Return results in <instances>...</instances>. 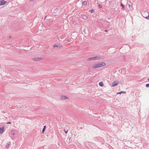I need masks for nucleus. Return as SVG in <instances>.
I'll use <instances>...</instances> for the list:
<instances>
[{
	"instance_id": "f257e3e1",
	"label": "nucleus",
	"mask_w": 149,
	"mask_h": 149,
	"mask_svg": "<svg viewBox=\"0 0 149 149\" xmlns=\"http://www.w3.org/2000/svg\"><path fill=\"white\" fill-rule=\"evenodd\" d=\"M104 58V56H96L95 57H93L91 58H89L88 59V60L90 61L91 60H100V59H102Z\"/></svg>"
},
{
	"instance_id": "f03ea898",
	"label": "nucleus",
	"mask_w": 149,
	"mask_h": 149,
	"mask_svg": "<svg viewBox=\"0 0 149 149\" xmlns=\"http://www.w3.org/2000/svg\"><path fill=\"white\" fill-rule=\"evenodd\" d=\"M105 65L106 63H105L102 62L101 63H97L96 65L93 66V67L94 68H96L104 66Z\"/></svg>"
},
{
	"instance_id": "7ed1b4c3",
	"label": "nucleus",
	"mask_w": 149,
	"mask_h": 149,
	"mask_svg": "<svg viewBox=\"0 0 149 149\" xmlns=\"http://www.w3.org/2000/svg\"><path fill=\"white\" fill-rule=\"evenodd\" d=\"M7 3V2L5 1L4 0H1L0 1V6L4 5Z\"/></svg>"
},
{
	"instance_id": "20e7f679",
	"label": "nucleus",
	"mask_w": 149,
	"mask_h": 149,
	"mask_svg": "<svg viewBox=\"0 0 149 149\" xmlns=\"http://www.w3.org/2000/svg\"><path fill=\"white\" fill-rule=\"evenodd\" d=\"M118 82L116 81H114V82H112L111 84V86L113 87L116 86L118 84Z\"/></svg>"
},
{
	"instance_id": "39448f33",
	"label": "nucleus",
	"mask_w": 149,
	"mask_h": 149,
	"mask_svg": "<svg viewBox=\"0 0 149 149\" xmlns=\"http://www.w3.org/2000/svg\"><path fill=\"white\" fill-rule=\"evenodd\" d=\"M4 131V127H3L0 128V134H1Z\"/></svg>"
},
{
	"instance_id": "423d86ee",
	"label": "nucleus",
	"mask_w": 149,
	"mask_h": 149,
	"mask_svg": "<svg viewBox=\"0 0 149 149\" xmlns=\"http://www.w3.org/2000/svg\"><path fill=\"white\" fill-rule=\"evenodd\" d=\"M33 61H38L40 60H41L42 59L40 57H36L35 58H33Z\"/></svg>"
},
{
	"instance_id": "0eeeda50",
	"label": "nucleus",
	"mask_w": 149,
	"mask_h": 149,
	"mask_svg": "<svg viewBox=\"0 0 149 149\" xmlns=\"http://www.w3.org/2000/svg\"><path fill=\"white\" fill-rule=\"evenodd\" d=\"M53 46H54V48H55V47H56L57 48H58V47L60 48V47H63L61 45H54Z\"/></svg>"
},
{
	"instance_id": "6e6552de",
	"label": "nucleus",
	"mask_w": 149,
	"mask_h": 149,
	"mask_svg": "<svg viewBox=\"0 0 149 149\" xmlns=\"http://www.w3.org/2000/svg\"><path fill=\"white\" fill-rule=\"evenodd\" d=\"M67 98L68 97L65 96H61V98L62 100H64Z\"/></svg>"
},
{
	"instance_id": "1a4fd4ad",
	"label": "nucleus",
	"mask_w": 149,
	"mask_h": 149,
	"mask_svg": "<svg viewBox=\"0 0 149 149\" xmlns=\"http://www.w3.org/2000/svg\"><path fill=\"white\" fill-rule=\"evenodd\" d=\"M126 93V92H125V91H121V92H120L117 93V94H121V93Z\"/></svg>"
},
{
	"instance_id": "9d476101",
	"label": "nucleus",
	"mask_w": 149,
	"mask_h": 149,
	"mask_svg": "<svg viewBox=\"0 0 149 149\" xmlns=\"http://www.w3.org/2000/svg\"><path fill=\"white\" fill-rule=\"evenodd\" d=\"M10 144H9L7 143L6 144V147L7 149H8L10 147Z\"/></svg>"
},
{
	"instance_id": "9b49d317",
	"label": "nucleus",
	"mask_w": 149,
	"mask_h": 149,
	"mask_svg": "<svg viewBox=\"0 0 149 149\" xmlns=\"http://www.w3.org/2000/svg\"><path fill=\"white\" fill-rule=\"evenodd\" d=\"M87 17L85 15H83V18L84 19H87Z\"/></svg>"
},
{
	"instance_id": "f8f14e48",
	"label": "nucleus",
	"mask_w": 149,
	"mask_h": 149,
	"mask_svg": "<svg viewBox=\"0 0 149 149\" xmlns=\"http://www.w3.org/2000/svg\"><path fill=\"white\" fill-rule=\"evenodd\" d=\"M46 128V126L45 125L44 126L42 130V133H44V132L45 131V129Z\"/></svg>"
},
{
	"instance_id": "ddd939ff",
	"label": "nucleus",
	"mask_w": 149,
	"mask_h": 149,
	"mask_svg": "<svg viewBox=\"0 0 149 149\" xmlns=\"http://www.w3.org/2000/svg\"><path fill=\"white\" fill-rule=\"evenodd\" d=\"M99 85L101 86H103L104 85L103 84L102 82H101L99 83Z\"/></svg>"
},
{
	"instance_id": "4468645a",
	"label": "nucleus",
	"mask_w": 149,
	"mask_h": 149,
	"mask_svg": "<svg viewBox=\"0 0 149 149\" xmlns=\"http://www.w3.org/2000/svg\"><path fill=\"white\" fill-rule=\"evenodd\" d=\"M147 13L148 14V15L147 16H146V17L143 16V17H144L146 18H147V19H149V13H148V12H147Z\"/></svg>"
},
{
	"instance_id": "2eb2a0df",
	"label": "nucleus",
	"mask_w": 149,
	"mask_h": 149,
	"mask_svg": "<svg viewBox=\"0 0 149 149\" xmlns=\"http://www.w3.org/2000/svg\"><path fill=\"white\" fill-rule=\"evenodd\" d=\"M82 4L84 5H86L87 4V2L86 1H84L83 2Z\"/></svg>"
},
{
	"instance_id": "dca6fc26",
	"label": "nucleus",
	"mask_w": 149,
	"mask_h": 149,
	"mask_svg": "<svg viewBox=\"0 0 149 149\" xmlns=\"http://www.w3.org/2000/svg\"><path fill=\"white\" fill-rule=\"evenodd\" d=\"M120 6L122 7V9H124V5L122 3H121L120 4Z\"/></svg>"
},
{
	"instance_id": "f3484780",
	"label": "nucleus",
	"mask_w": 149,
	"mask_h": 149,
	"mask_svg": "<svg viewBox=\"0 0 149 149\" xmlns=\"http://www.w3.org/2000/svg\"><path fill=\"white\" fill-rule=\"evenodd\" d=\"M91 13H93L94 12V10H91L90 11H89Z\"/></svg>"
},
{
	"instance_id": "a211bd4d",
	"label": "nucleus",
	"mask_w": 149,
	"mask_h": 149,
	"mask_svg": "<svg viewBox=\"0 0 149 149\" xmlns=\"http://www.w3.org/2000/svg\"><path fill=\"white\" fill-rule=\"evenodd\" d=\"M146 87H149V84H146Z\"/></svg>"
},
{
	"instance_id": "6ab92c4d",
	"label": "nucleus",
	"mask_w": 149,
	"mask_h": 149,
	"mask_svg": "<svg viewBox=\"0 0 149 149\" xmlns=\"http://www.w3.org/2000/svg\"><path fill=\"white\" fill-rule=\"evenodd\" d=\"M64 131L65 132V134H67L68 132V130L66 131L65 130H65H64Z\"/></svg>"
},
{
	"instance_id": "aec40b11",
	"label": "nucleus",
	"mask_w": 149,
	"mask_h": 149,
	"mask_svg": "<svg viewBox=\"0 0 149 149\" xmlns=\"http://www.w3.org/2000/svg\"><path fill=\"white\" fill-rule=\"evenodd\" d=\"M98 7L100 8H101L102 7V6L101 5H99Z\"/></svg>"
},
{
	"instance_id": "412c9836",
	"label": "nucleus",
	"mask_w": 149,
	"mask_h": 149,
	"mask_svg": "<svg viewBox=\"0 0 149 149\" xmlns=\"http://www.w3.org/2000/svg\"><path fill=\"white\" fill-rule=\"evenodd\" d=\"M7 124H11V122H9L7 123H6Z\"/></svg>"
},
{
	"instance_id": "4be33fe9",
	"label": "nucleus",
	"mask_w": 149,
	"mask_h": 149,
	"mask_svg": "<svg viewBox=\"0 0 149 149\" xmlns=\"http://www.w3.org/2000/svg\"><path fill=\"white\" fill-rule=\"evenodd\" d=\"M128 6L129 8H130V4H128Z\"/></svg>"
},
{
	"instance_id": "5701e85b",
	"label": "nucleus",
	"mask_w": 149,
	"mask_h": 149,
	"mask_svg": "<svg viewBox=\"0 0 149 149\" xmlns=\"http://www.w3.org/2000/svg\"><path fill=\"white\" fill-rule=\"evenodd\" d=\"M9 38L11 39L12 38V37L10 36H9Z\"/></svg>"
},
{
	"instance_id": "b1692460",
	"label": "nucleus",
	"mask_w": 149,
	"mask_h": 149,
	"mask_svg": "<svg viewBox=\"0 0 149 149\" xmlns=\"http://www.w3.org/2000/svg\"><path fill=\"white\" fill-rule=\"evenodd\" d=\"M12 133L13 134V135H14L15 134V132H12Z\"/></svg>"
},
{
	"instance_id": "393cba45",
	"label": "nucleus",
	"mask_w": 149,
	"mask_h": 149,
	"mask_svg": "<svg viewBox=\"0 0 149 149\" xmlns=\"http://www.w3.org/2000/svg\"><path fill=\"white\" fill-rule=\"evenodd\" d=\"M56 37L58 39V40H60L59 39V38H58V36H57Z\"/></svg>"
},
{
	"instance_id": "a878e982",
	"label": "nucleus",
	"mask_w": 149,
	"mask_h": 149,
	"mask_svg": "<svg viewBox=\"0 0 149 149\" xmlns=\"http://www.w3.org/2000/svg\"><path fill=\"white\" fill-rule=\"evenodd\" d=\"M30 1H34V0H29Z\"/></svg>"
},
{
	"instance_id": "bb28decb",
	"label": "nucleus",
	"mask_w": 149,
	"mask_h": 149,
	"mask_svg": "<svg viewBox=\"0 0 149 149\" xmlns=\"http://www.w3.org/2000/svg\"><path fill=\"white\" fill-rule=\"evenodd\" d=\"M46 16H45V17L44 18V19H45L46 18Z\"/></svg>"
},
{
	"instance_id": "cd10ccee",
	"label": "nucleus",
	"mask_w": 149,
	"mask_h": 149,
	"mask_svg": "<svg viewBox=\"0 0 149 149\" xmlns=\"http://www.w3.org/2000/svg\"><path fill=\"white\" fill-rule=\"evenodd\" d=\"M104 31L106 32L107 31V30H106Z\"/></svg>"
},
{
	"instance_id": "c85d7f7f",
	"label": "nucleus",
	"mask_w": 149,
	"mask_h": 149,
	"mask_svg": "<svg viewBox=\"0 0 149 149\" xmlns=\"http://www.w3.org/2000/svg\"><path fill=\"white\" fill-rule=\"evenodd\" d=\"M148 80L149 81V77L148 79Z\"/></svg>"
},
{
	"instance_id": "c756f323",
	"label": "nucleus",
	"mask_w": 149,
	"mask_h": 149,
	"mask_svg": "<svg viewBox=\"0 0 149 149\" xmlns=\"http://www.w3.org/2000/svg\"><path fill=\"white\" fill-rule=\"evenodd\" d=\"M107 23L108 24H107V25H109V23L108 22H107Z\"/></svg>"
},
{
	"instance_id": "7c9ffc66",
	"label": "nucleus",
	"mask_w": 149,
	"mask_h": 149,
	"mask_svg": "<svg viewBox=\"0 0 149 149\" xmlns=\"http://www.w3.org/2000/svg\"><path fill=\"white\" fill-rule=\"evenodd\" d=\"M107 19H110L109 18H108Z\"/></svg>"
}]
</instances>
